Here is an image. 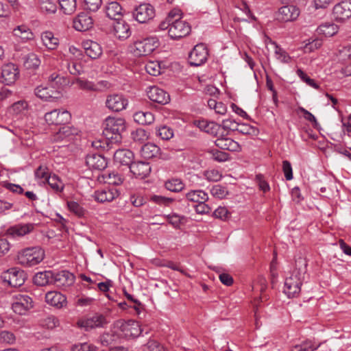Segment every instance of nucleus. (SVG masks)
<instances>
[{
    "label": "nucleus",
    "instance_id": "nucleus-1",
    "mask_svg": "<svg viewBox=\"0 0 351 351\" xmlns=\"http://www.w3.org/2000/svg\"><path fill=\"white\" fill-rule=\"evenodd\" d=\"M125 121L120 117H107L104 123L103 134L106 137L107 149L113 147L121 141V134L125 130Z\"/></svg>",
    "mask_w": 351,
    "mask_h": 351
},
{
    "label": "nucleus",
    "instance_id": "nucleus-2",
    "mask_svg": "<svg viewBox=\"0 0 351 351\" xmlns=\"http://www.w3.org/2000/svg\"><path fill=\"white\" fill-rule=\"evenodd\" d=\"M45 257V252L40 247L24 249L19 252L17 260L19 264L25 267H32L40 263Z\"/></svg>",
    "mask_w": 351,
    "mask_h": 351
},
{
    "label": "nucleus",
    "instance_id": "nucleus-3",
    "mask_svg": "<svg viewBox=\"0 0 351 351\" xmlns=\"http://www.w3.org/2000/svg\"><path fill=\"white\" fill-rule=\"evenodd\" d=\"M157 47L158 43L154 38H147L134 41L130 49L134 56L140 57L150 54Z\"/></svg>",
    "mask_w": 351,
    "mask_h": 351
},
{
    "label": "nucleus",
    "instance_id": "nucleus-4",
    "mask_svg": "<svg viewBox=\"0 0 351 351\" xmlns=\"http://www.w3.org/2000/svg\"><path fill=\"white\" fill-rule=\"evenodd\" d=\"M302 281V272L295 269L291 276L285 279V293L289 298L297 297L300 292Z\"/></svg>",
    "mask_w": 351,
    "mask_h": 351
},
{
    "label": "nucleus",
    "instance_id": "nucleus-5",
    "mask_svg": "<svg viewBox=\"0 0 351 351\" xmlns=\"http://www.w3.org/2000/svg\"><path fill=\"white\" fill-rule=\"evenodd\" d=\"M128 98L122 93H112L107 95L106 107L110 111L119 112L125 110L128 106Z\"/></svg>",
    "mask_w": 351,
    "mask_h": 351
},
{
    "label": "nucleus",
    "instance_id": "nucleus-6",
    "mask_svg": "<svg viewBox=\"0 0 351 351\" xmlns=\"http://www.w3.org/2000/svg\"><path fill=\"white\" fill-rule=\"evenodd\" d=\"M191 30V25L189 23L177 19L171 22L168 34L171 38L178 40L189 35Z\"/></svg>",
    "mask_w": 351,
    "mask_h": 351
},
{
    "label": "nucleus",
    "instance_id": "nucleus-7",
    "mask_svg": "<svg viewBox=\"0 0 351 351\" xmlns=\"http://www.w3.org/2000/svg\"><path fill=\"white\" fill-rule=\"evenodd\" d=\"M12 308L19 315H24L33 306L32 299L27 295L16 294L13 296Z\"/></svg>",
    "mask_w": 351,
    "mask_h": 351
},
{
    "label": "nucleus",
    "instance_id": "nucleus-8",
    "mask_svg": "<svg viewBox=\"0 0 351 351\" xmlns=\"http://www.w3.org/2000/svg\"><path fill=\"white\" fill-rule=\"evenodd\" d=\"M133 16L140 23H145L155 16V9L149 3H141L133 11Z\"/></svg>",
    "mask_w": 351,
    "mask_h": 351
},
{
    "label": "nucleus",
    "instance_id": "nucleus-9",
    "mask_svg": "<svg viewBox=\"0 0 351 351\" xmlns=\"http://www.w3.org/2000/svg\"><path fill=\"white\" fill-rule=\"evenodd\" d=\"M300 15V10L295 5H287L280 7L276 12V19L280 22L293 21Z\"/></svg>",
    "mask_w": 351,
    "mask_h": 351
},
{
    "label": "nucleus",
    "instance_id": "nucleus-10",
    "mask_svg": "<svg viewBox=\"0 0 351 351\" xmlns=\"http://www.w3.org/2000/svg\"><path fill=\"white\" fill-rule=\"evenodd\" d=\"M208 50L206 47L201 43L195 45L189 56V62L191 65L200 66L204 64L208 58Z\"/></svg>",
    "mask_w": 351,
    "mask_h": 351
},
{
    "label": "nucleus",
    "instance_id": "nucleus-11",
    "mask_svg": "<svg viewBox=\"0 0 351 351\" xmlns=\"http://www.w3.org/2000/svg\"><path fill=\"white\" fill-rule=\"evenodd\" d=\"M3 279L12 287H21L25 282L26 274L23 270L16 267L9 269L4 274Z\"/></svg>",
    "mask_w": 351,
    "mask_h": 351
},
{
    "label": "nucleus",
    "instance_id": "nucleus-12",
    "mask_svg": "<svg viewBox=\"0 0 351 351\" xmlns=\"http://www.w3.org/2000/svg\"><path fill=\"white\" fill-rule=\"evenodd\" d=\"M71 114L67 110L55 109L45 114V121L49 125H60L67 123Z\"/></svg>",
    "mask_w": 351,
    "mask_h": 351
},
{
    "label": "nucleus",
    "instance_id": "nucleus-13",
    "mask_svg": "<svg viewBox=\"0 0 351 351\" xmlns=\"http://www.w3.org/2000/svg\"><path fill=\"white\" fill-rule=\"evenodd\" d=\"M75 282V276L66 270H62L57 273L53 271L52 285L59 288H66L72 285Z\"/></svg>",
    "mask_w": 351,
    "mask_h": 351
},
{
    "label": "nucleus",
    "instance_id": "nucleus-14",
    "mask_svg": "<svg viewBox=\"0 0 351 351\" xmlns=\"http://www.w3.org/2000/svg\"><path fill=\"white\" fill-rule=\"evenodd\" d=\"M148 98L156 103L166 104L170 101L169 95L163 89L156 86H151L146 90Z\"/></svg>",
    "mask_w": 351,
    "mask_h": 351
},
{
    "label": "nucleus",
    "instance_id": "nucleus-15",
    "mask_svg": "<svg viewBox=\"0 0 351 351\" xmlns=\"http://www.w3.org/2000/svg\"><path fill=\"white\" fill-rule=\"evenodd\" d=\"M333 14L338 21H344L351 17V0H344L333 8Z\"/></svg>",
    "mask_w": 351,
    "mask_h": 351
},
{
    "label": "nucleus",
    "instance_id": "nucleus-16",
    "mask_svg": "<svg viewBox=\"0 0 351 351\" xmlns=\"http://www.w3.org/2000/svg\"><path fill=\"white\" fill-rule=\"evenodd\" d=\"M78 133L79 130L77 128L70 125H64L57 132L53 134L51 140L53 142L69 141L72 140Z\"/></svg>",
    "mask_w": 351,
    "mask_h": 351
},
{
    "label": "nucleus",
    "instance_id": "nucleus-17",
    "mask_svg": "<svg viewBox=\"0 0 351 351\" xmlns=\"http://www.w3.org/2000/svg\"><path fill=\"white\" fill-rule=\"evenodd\" d=\"M34 229L33 223H18L10 227L7 230V234L12 239H18L32 232Z\"/></svg>",
    "mask_w": 351,
    "mask_h": 351
},
{
    "label": "nucleus",
    "instance_id": "nucleus-18",
    "mask_svg": "<svg viewBox=\"0 0 351 351\" xmlns=\"http://www.w3.org/2000/svg\"><path fill=\"white\" fill-rule=\"evenodd\" d=\"M73 25L77 31H87L93 27V20L88 13L81 12L74 18Z\"/></svg>",
    "mask_w": 351,
    "mask_h": 351
},
{
    "label": "nucleus",
    "instance_id": "nucleus-19",
    "mask_svg": "<svg viewBox=\"0 0 351 351\" xmlns=\"http://www.w3.org/2000/svg\"><path fill=\"white\" fill-rule=\"evenodd\" d=\"M34 93L42 100L51 101L59 99L61 96L60 90H53L47 86H38L34 90Z\"/></svg>",
    "mask_w": 351,
    "mask_h": 351
},
{
    "label": "nucleus",
    "instance_id": "nucleus-20",
    "mask_svg": "<svg viewBox=\"0 0 351 351\" xmlns=\"http://www.w3.org/2000/svg\"><path fill=\"white\" fill-rule=\"evenodd\" d=\"M119 195V191L110 187L97 190L94 193L95 200L101 203L112 202Z\"/></svg>",
    "mask_w": 351,
    "mask_h": 351
},
{
    "label": "nucleus",
    "instance_id": "nucleus-21",
    "mask_svg": "<svg viewBox=\"0 0 351 351\" xmlns=\"http://www.w3.org/2000/svg\"><path fill=\"white\" fill-rule=\"evenodd\" d=\"M120 328L127 338L137 337L142 332L139 323L134 320L121 322Z\"/></svg>",
    "mask_w": 351,
    "mask_h": 351
},
{
    "label": "nucleus",
    "instance_id": "nucleus-22",
    "mask_svg": "<svg viewBox=\"0 0 351 351\" xmlns=\"http://www.w3.org/2000/svg\"><path fill=\"white\" fill-rule=\"evenodd\" d=\"M130 170L136 178L142 180L150 174L151 166L148 162L138 161L133 162Z\"/></svg>",
    "mask_w": 351,
    "mask_h": 351
},
{
    "label": "nucleus",
    "instance_id": "nucleus-23",
    "mask_svg": "<svg viewBox=\"0 0 351 351\" xmlns=\"http://www.w3.org/2000/svg\"><path fill=\"white\" fill-rule=\"evenodd\" d=\"M19 71L16 66L12 63L5 64L1 71L3 82L7 85L14 83L19 75Z\"/></svg>",
    "mask_w": 351,
    "mask_h": 351
},
{
    "label": "nucleus",
    "instance_id": "nucleus-24",
    "mask_svg": "<svg viewBox=\"0 0 351 351\" xmlns=\"http://www.w3.org/2000/svg\"><path fill=\"white\" fill-rule=\"evenodd\" d=\"M86 165L92 169L104 170L108 165L107 160L105 157L97 154H90L86 157Z\"/></svg>",
    "mask_w": 351,
    "mask_h": 351
},
{
    "label": "nucleus",
    "instance_id": "nucleus-25",
    "mask_svg": "<svg viewBox=\"0 0 351 351\" xmlns=\"http://www.w3.org/2000/svg\"><path fill=\"white\" fill-rule=\"evenodd\" d=\"M45 301L50 306L62 308L66 305V298L58 291H49L45 295Z\"/></svg>",
    "mask_w": 351,
    "mask_h": 351
},
{
    "label": "nucleus",
    "instance_id": "nucleus-26",
    "mask_svg": "<svg viewBox=\"0 0 351 351\" xmlns=\"http://www.w3.org/2000/svg\"><path fill=\"white\" fill-rule=\"evenodd\" d=\"M97 180L100 182L112 185H120L123 182L124 178L122 175L115 171H105L99 174Z\"/></svg>",
    "mask_w": 351,
    "mask_h": 351
},
{
    "label": "nucleus",
    "instance_id": "nucleus-27",
    "mask_svg": "<svg viewBox=\"0 0 351 351\" xmlns=\"http://www.w3.org/2000/svg\"><path fill=\"white\" fill-rule=\"evenodd\" d=\"M134 154L127 149H119L114 153L115 162L122 165L130 166L133 162Z\"/></svg>",
    "mask_w": 351,
    "mask_h": 351
},
{
    "label": "nucleus",
    "instance_id": "nucleus-28",
    "mask_svg": "<svg viewBox=\"0 0 351 351\" xmlns=\"http://www.w3.org/2000/svg\"><path fill=\"white\" fill-rule=\"evenodd\" d=\"M215 144L219 149L230 152H239L241 149L240 145L237 141L228 137L217 138Z\"/></svg>",
    "mask_w": 351,
    "mask_h": 351
},
{
    "label": "nucleus",
    "instance_id": "nucleus-29",
    "mask_svg": "<svg viewBox=\"0 0 351 351\" xmlns=\"http://www.w3.org/2000/svg\"><path fill=\"white\" fill-rule=\"evenodd\" d=\"M114 36L119 40H125L131 35L130 26L125 21H117L114 25Z\"/></svg>",
    "mask_w": 351,
    "mask_h": 351
},
{
    "label": "nucleus",
    "instance_id": "nucleus-30",
    "mask_svg": "<svg viewBox=\"0 0 351 351\" xmlns=\"http://www.w3.org/2000/svg\"><path fill=\"white\" fill-rule=\"evenodd\" d=\"M13 36L19 38L22 42L25 43L34 38V34L27 25H19L13 29Z\"/></svg>",
    "mask_w": 351,
    "mask_h": 351
},
{
    "label": "nucleus",
    "instance_id": "nucleus-31",
    "mask_svg": "<svg viewBox=\"0 0 351 351\" xmlns=\"http://www.w3.org/2000/svg\"><path fill=\"white\" fill-rule=\"evenodd\" d=\"M40 38L43 45L49 50H54L59 45V39L52 32L45 31L41 34Z\"/></svg>",
    "mask_w": 351,
    "mask_h": 351
},
{
    "label": "nucleus",
    "instance_id": "nucleus-32",
    "mask_svg": "<svg viewBox=\"0 0 351 351\" xmlns=\"http://www.w3.org/2000/svg\"><path fill=\"white\" fill-rule=\"evenodd\" d=\"M122 7L117 1L108 3L106 6L107 16L112 20L119 21L122 16Z\"/></svg>",
    "mask_w": 351,
    "mask_h": 351
},
{
    "label": "nucleus",
    "instance_id": "nucleus-33",
    "mask_svg": "<svg viewBox=\"0 0 351 351\" xmlns=\"http://www.w3.org/2000/svg\"><path fill=\"white\" fill-rule=\"evenodd\" d=\"M84 49L86 56L91 59H97L102 54L101 46L96 42L87 41L84 43Z\"/></svg>",
    "mask_w": 351,
    "mask_h": 351
},
{
    "label": "nucleus",
    "instance_id": "nucleus-34",
    "mask_svg": "<svg viewBox=\"0 0 351 351\" xmlns=\"http://www.w3.org/2000/svg\"><path fill=\"white\" fill-rule=\"evenodd\" d=\"M53 271H44L38 272L35 274L33 278L34 283L38 286H46L52 285Z\"/></svg>",
    "mask_w": 351,
    "mask_h": 351
},
{
    "label": "nucleus",
    "instance_id": "nucleus-35",
    "mask_svg": "<svg viewBox=\"0 0 351 351\" xmlns=\"http://www.w3.org/2000/svg\"><path fill=\"white\" fill-rule=\"evenodd\" d=\"M160 149L154 143H148L141 148V155L145 159L156 157L160 153Z\"/></svg>",
    "mask_w": 351,
    "mask_h": 351
},
{
    "label": "nucleus",
    "instance_id": "nucleus-36",
    "mask_svg": "<svg viewBox=\"0 0 351 351\" xmlns=\"http://www.w3.org/2000/svg\"><path fill=\"white\" fill-rule=\"evenodd\" d=\"M133 118L141 125H150L154 121V116L149 111H138L134 114Z\"/></svg>",
    "mask_w": 351,
    "mask_h": 351
},
{
    "label": "nucleus",
    "instance_id": "nucleus-37",
    "mask_svg": "<svg viewBox=\"0 0 351 351\" xmlns=\"http://www.w3.org/2000/svg\"><path fill=\"white\" fill-rule=\"evenodd\" d=\"M67 79L64 76L54 72L48 77V84L53 90H60V89L66 84Z\"/></svg>",
    "mask_w": 351,
    "mask_h": 351
},
{
    "label": "nucleus",
    "instance_id": "nucleus-38",
    "mask_svg": "<svg viewBox=\"0 0 351 351\" xmlns=\"http://www.w3.org/2000/svg\"><path fill=\"white\" fill-rule=\"evenodd\" d=\"M197 126L205 132L215 136L217 134V132L221 128L219 124L213 121L209 122L206 120L198 121L197 123Z\"/></svg>",
    "mask_w": 351,
    "mask_h": 351
},
{
    "label": "nucleus",
    "instance_id": "nucleus-39",
    "mask_svg": "<svg viewBox=\"0 0 351 351\" xmlns=\"http://www.w3.org/2000/svg\"><path fill=\"white\" fill-rule=\"evenodd\" d=\"M188 200L193 202L203 203L208 199V194L202 190H193L186 194Z\"/></svg>",
    "mask_w": 351,
    "mask_h": 351
},
{
    "label": "nucleus",
    "instance_id": "nucleus-40",
    "mask_svg": "<svg viewBox=\"0 0 351 351\" xmlns=\"http://www.w3.org/2000/svg\"><path fill=\"white\" fill-rule=\"evenodd\" d=\"M317 32L319 34H322L325 36H332L338 32L337 25L334 23H326L320 25Z\"/></svg>",
    "mask_w": 351,
    "mask_h": 351
},
{
    "label": "nucleus",
    "instance_id": "nucleus-41",
    "mask_svg": "<svg viewBox=\"0 0 351 351\" xmlns=\"http://www.w3.org/2000/svg\"><path fill=\"white\" fill-rule=\"evenodd\" d=\"M165 186L168 191L178 193L184 189V184L181 179L171 178L165 182Z\"/></svg>",
    "mask_w": 351,
    "mask_h": 351
},
{
    "label": "nucleus",
    "instance_id": "nucleus-42",
    "mask_svg": "<svg viewBox=\"0 0 351 351\" xmlns=\"http://www.w3.org/2000/svg\"><path fill=\"white\" fill-rule=\"evenodd\" d=\"M269 43L274 47L276 57L278 60L284 63H288L290 62L291 57L285 50L278 46L276 42L272 41L271 40H269Z\"/></svg>",
    "mask_w": 351,
    "mask_h": 351
},
{
    "label": "nucleus",
    "instance_id": "nucleus-43",
    "mask_svg": "<svg viewBox=\"0 0 351 351\" xmlns=\"http://www.w3.org/2000/svg\"><path fill=\"white\" fill-rule=\"evenodd\" d=\"M47 182L51 189L56 193L62 192L64 188L62 181L55 174L50 175L47 178Z\"/></svg>",
    "mask_w": 351,
    "mask_h": 351
},
{
    "label": "nucleus",
    "instance_id": "nucleus-44",
    "mask_svg": "<svg viewBox=\"0 0 351 351\" xmlns=\"http://www.w3.org/2000/svg\"><path fill=\"white\" fill-rule=\"evenodd\" d=\"M60 9L65 14H72L77 8L76 0H58Z\"/></svg>",
    "mask_w": 351,
    "mask_h": 351
},
{
    "label": "nucleus",
    "instance_id": "nucleus-45",
    "mask_svg": "<svg viewBox=\"0 0 351 351\" xmlns=\"http://www.w3.org/2000/svg\"><path fill=\"white\" fill-rule=\"evenodd\" d=\"M75 83L82 90L95 92V82L84 77H77Z\"/></svg>",
    "mask_w": 351,
    "mask_h": 351
},
{
    "label": "nucleus",
    "instance_id": "nucleus-46",
    "mask_svg": "<svg viewBox=\"0 0 351 351\" xmlns=\"http://www.w3.org/2000/svg\"><path fill=\"white\" fill-rule=\"evenodd\" d=\"M40 64V60L39 59L38 56L34 53H29L26 56L25 60L24 62V65L27 69H37Z\"/></svg>",
    "mask_w": 351,
    "mask_h": 351
},
{
    "label": "nucleus",
    "instance_id": "nucleus-47",
    "mask_svg": "<svg viewBox=\"0 0 351 351\" xmlns=\"http://www.w3.org/2000/svg\"><path fill=\"white\" fill-rule=\"evenodd\" d=\"M319 346L320 343L315 344L312 341L308 340L295 346L291 351H314Z\"/></svg>",
    "mask_w": 351,
    "mask_h": 351
},
{
    "label": "nucleus",
    "instance_id": "nucleus-48",
    "mask_svg": "<svg viewBox=\"0 0 351 351\" xmlns=\"http://www.w3.org/2000/svg\"><path fill=\"white\" fill-rule=\"evenodd\" d=\"M147 73L153 76H157L162 73L160 63L158 61H149L145 66Z\"/></svg>",
    "mask_w": 351,
    "mask_h": 351
},
{
    "label": "nucleus",
    "instance_id": "nucleus-49",
    "mask_svg": "<svg viewBox=\"0 0 351 351\" xmlns=\"http://www.w3.org/2000/svg\"><path fill=\"white\" fill-rule=\"evenodd\" d=\"M141 351H167L159 342L154 339H149L147 343L143 345Z\"/></svg>",
    "mask_w": 351,
    "mask_h": 351
},
{
    "label": "nucleus",
    "instance_id": "nucleus-50",
    "mask_svg": "<svg viewBox=\"0 0 351 351\" xmlns=\"http://www.w3.org/2000/svg\"><path fill=\"white\" fill-rule=\"evenodd\" d=\"M40 325L42 327L47 329H53L59 325L58 319L53 315L47 316L42 318L39 321Z\"/></svg>",
    "mask_w": 351,
    "mask_h": 351
},
{
    "label": "nucleus",
    "instance_id": "nucleus-51",
    "mask_svg": "<svg viewBox=\"0 0 351 351\" xmlns=\"http://www.w3.org/2000/svg\"><path fill=\"white\" fill-rule=\"evenodd\" d=\"M40 8L43 12L55 13L57 10L56 0H40Z\"/></svg>",
    "mask_w": 351,
    "mask_h": 351
},
{
    "label": "nucleus",
    "instance_id": "nucleus-52",
    "mask_svg": "<svg viewBox=\"0 0 351 351\" xmlns=\"http://www.w3.org/2000/svg\"><path fill=\"white\" fill-rule=\"evenodd\" d=\"M67 206L69 210L79 217H84L86 213V210L76 202H68Z\"/></svg>",
    "mask_w": 351,
    "mask_h": 351
},
{
    "label": "nucleus",
    "instance_id": "nucleus-53",
    "mask_svg": "<svg viewBox=\"0 0 351 351\" xmlns=\"http://www.w3.org/2000/svg\"><path fill=\"white\" fill-rule=\"evenodd\" d=\"M67 69L73 75H79L84 73L83 66L80 62L71 61L67 63Z\"/></svg>",
    "mask_w": 351,
    "mask_h": 351
},
{
    "label": "nucleus",
    "instance_id": "nucleus-54",
    "mask_svg": "<svg viewBox=\"0 0 351 351\" xmlns=\"http://www.w3.org/2000/svg\"><path fill=\"white\" fill-rule=\"evenodd\" d=\"M211 194L219 199H223L228 194L226 187L220 184H217L213 186L210 190Z\"/></svg>",
    "mask_w": 351,
    "mask_h": 351
},
{
    "label": "nucleus",
    "instance_id": "nucleus-55",
    "mask_svg": "<svg viewBox=\"0 0 351 351\" xmlns=\"http://www.w3.org/2000/svg\"><path fill=\"white\" fill-rule=\"evenodd\" d=\"M156 134L162 140H169L173 136V130L167 126H161L156 131Z\"/></svg>",
    "mask_w": 351,
    "mask_h": 351
},
{
    "label": "nucleus",
    "instance_id": "nucleus-56",
    "mask_svg": "<svg viewBox=\"0 0 351 351\" xmlns=\"http://www.w3.org/2000/svg\"><path fill=\"white\" fill-rule=\"evenodd\" d=\"M84 8L86 10L96 12L102 4V0H82Z\"/></svg>",
    "mask_w": 351,
    "mask_h": 351
},
{
    "label": "nucleus",
    "instance_id": "nucleus-57",
    "mask_svg": "<svg viewBox=\"0 0 351 351\" xmlns=\"http://www.w3.org/2000/svg\"><path fill=\"white\" fill-rule=\"evenodd\" d=\"M204 176L210 182H218L221 180L222 176L217 169H208L204 172Z\"/></svg>",
    "mask_w": 351,
    "mask_h": 351
},
{
    "label": "nucleus",
    "instance_id": "nucleus-58",
    "mask_svg": "<svg viewBox=\"0 0 351 351\" xmlns=\"http://www.w3.org/2000/svg\"><path fill=\"white\" fill-rule=\"evenodd\" d=\"M150 199L158 205L165 206H169L173 202V199L172 198L157 195H152Z\"/></svg>",
    "mask_w": 351,
    "mask_h": 351
},
{
    "label": "nucleus",
    "instance_id": "nucleus-59",
    "mask_svg": "<svg viewBox=\"0 0 351 351\" xmlns=\"http://www.w3.org/2000/svg\"><path fill=\"white\" fill-rule=\"evenodd\" d=\"M215 217L226 221L230 217V213L226 207L219 206L213 213Z\"/></svg>",
    "mask_w": 351,
    "mask_h": 351
},
{
    "label": "nucleus",
    "instance_id": "nucleus-60",
    "mask_svg": "<svg viewBox=\"0 0 351 351\" xmlns=\"http://www.w3.org/2000/svg\"><path fill=\"white\" fill-rule=\"evenodd\" d=\"M240 10L246 15L247 18H242L241 21H256V17L252 14L251 10L247 3L243 2L240 5Z\"/></svg>",
    "mask_w": 351,
    "mask_h": 351
},
{
    "label": "nucleus",
    "instance_id": "nucleus-61",
    "mask_svg": "<svg viewBox=\"0 0 351 351\" xmlns=\"http://www.w3.org/2000/svg\"><path fill=\"white\" fill-rule=\"evenodd\" d=\"M298 75L300 77V79L306 82L308 86L314 88H318L319 86L317 84V83L314 81V80L310 78L306 73H305L301 69H298L297 71Z\"/></svg>",
    "mask_w": 351,
    "mask_h": 351
},
{
    "label": "nucleus",
    "instance_id": "nucleus-62",
    "mask_svg": "<svg viewBox=\"0 0 351 351\" xmlns=\"http://www.w3.org/2000/svg\"><path fill=\"white\" fill-rule=\"evenodd\" d=\"M97 347L88 343H77L72 346V351H96Z\"/></svg>",
    "mask_w": 351,
    "mask_h": 351
},
{
    "label": "nucleus",
    "instance_id": "nucleus-63",
    "mask_svg": "<svg viewBox=\"0 0 351 351\" xmlns=\"http://www.w3.org/2000/svg\"><path fill=\"white\" fill-rule=\"evenodd\" d=\"M15 339V336L12 332L8 330L0 332V341L12 344L14 343Z\"/></svg>",
    "mask_w": 351,
    "mask_h": 351
},
{
    "label": "nucleus",
    "instance_id": "nucleus-64",
    "mask_svg": "<svg viewBox=\"0 0 351 351\" xmlns=\"http://www.w3.org/2000/svg\"><path fill=\"white\" fill-rule=\"evenodd\" d=\"M339 59L346 61L351 58V45L343 46L339 50Z\"/></svg>",
    "mask_w": 351,
    "mask_h": 351
}]
</instances>
